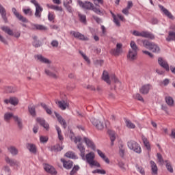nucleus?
Returning a JSON list of instances; mask_svg holds the SVG:
<instances>
[{
  "label": "nucleus",
  "mask_w": 175,
  "mask_h": 175,
  "mask_svg": "<svg viewBox=\"0 0 175 175\" xmlns=\"http://www.w3.org/2000/svg\"><path fill=\"white\" fill-rule=\"evenodd\" d=\"M137 43L139 44H142L145 49H148L153 53H159L161 51V48H159L157 44L147 40H137Z\"/></svg>",
  "instance_id": "obj_1"
},
{
  "label": "nucleus",
  "mask_w": 175,
  "mask_h": 175,
  "mask_svg": "<svg viewBox=\"0 0 175 175\" xmlns=\"http://www.w3.org/2000/svg\"><path fill=\"white\" fill-rule=\"evenodd\" d=\"M127 146L129 148H130V150H133L134 152H136L137 154H142V147H140V145H139L135 141L131 140L128 142Z\"/></svg>",
  "instance_id": "obj_2"
},
{
  "label": "nucleus",
  "mask_w": 175,
  "mask_h": 175,
  "mask_svg": "<svg viewBox=\"0 0 175 175\" xmlns=\"http://www.w3.org/2000/svg\"><path fill=\"white\" fill-rule=\"evenodd\" d=\"M12 117L14 121L17 122L19 129H23V122H21V119L18 118V116H14L12 113H5L4 114L5 121H9V120H10V118H12Z\"/></svg>",
  "instance_id": "obj_3"
},
{
  "label": "nucleus",
  "mask_w": 175,
  "mask_h": 175,
  "mask_svg": "<svg viewBox=\"0 0 175 175\" xmlns=\"http://www.w3.org/2000/svg\"><path fill=\"white\" fill-rule=\"evenodd\" d=\"M133 35H134V36H142V38H146L147 39H155V36L148 31L139 32L136 30H134L133 31Z\"/></svg>",
  "instance_id": "obj_4"
},
{
  "label": "nucleus",
  "mask_w": 175,
  "mask_h": 175,
  "mask_svg": "<svg viewBox=\"0 0 175 175\" xmlns=\"http://www.w3.org/2000/svg\"><path fill=\"white\" fill-rule=\"evenodd\" d=\"M1 29L5 32V33H7L8 35H9L10 36H14V38H20V36H21V33L20 31H17L15 33H13V30H12L10 29V27H8V26H2L1 27Z\"/></svg>",
  "instance_id": "obj_5"
},
{
  "label": "nucleus",
  "mask_w": 175,
  "mask_h": 175,
  "mask_svg": "<svg viewBox=\"0 0 175 175\" xmlns=\"http://www.w3.org/2000/svg\"><path fill=\"white\" fill-rule=\"evenodd\" d=\"M110 54L114 55L115 57H120V54H122V44L118 43L116 44V49H112L110 51Z\"/></svg>",
  "instance_id": "obj_6"
},
{
  "label": "nucleus",
  "mask_w": 175,
  "mask_h": 175,
  "mask_svg": "<svg viewBox=\"0 0 175 175\" xmlns=\"http://www.w3.org/2000/svg\"><path fill=\"white\" fill-rule=\"evenodd\" d=\"M90 121L92 124L96 126V129H98V131H102L105 128V124H103V122L99 120V119L92 118Z\"/></svg>",
  "instance_id": "obj_7"
},
{
  "label": "nucleus",
  "mask_w": 175,
  "mask_h": 175,
  "mask_svg": "<svg viewBox=\"0 0 175 175\" xmlns=\"http://www.w3.org/2000/svg\"><path fill=\"white\" fill-rule=\"evenodd\" d=\"M78 3L81 8L85 9L86 10H92L94 7V3L90 1L83 2L81 0H78Z\"/></svg>",
  "instance_id": "obj_8"
},
{
  "label": "nucleus",
  "mask_w": 175,
  "mask_h": 175,
  "mask_svg": "<svg viewBox=\"0 0 175 175\" xmlns=\"http://www.w3.org/2000/svg\"><path fill=\"white\" fill-rule=\"evenodd\" d=\"M12 12L14 14V16L16 17V18L19 20V21H21L22 23H29L28 19L24 17V16L20 14V13L17 12V10L15 8H13L12 9Z\"/></svg>",
  "instance_id": "obj_9"
},
{
  "label": "nucleus",
  "mask_w": 175,
  "mask_h": 175,
  "mask_svg": "<svg viewBox=\"0 0 175 175\" xmlns=\"http://www.w3.org/2000/svg\"><path fill=\"white\" fill-rule=\"evenodd\" d=\"M166 40L167 42H172V40L175 42V25H172L170 27L168 36L167 37Z\"/></svg>",
  "instance_id": "obj_10"
},
{
  "label": "nucleus",
  "mask_w": 175,
  "mask_h": 175,
  "mask_svg": "<svg viewBox=\"0 0 175 175\" xmlns=\"http://www.w3.org/2000/svg\"><path fill=\"white\" fill-rule=\"evenodd\" d=\"M111 79L112 81H113V85L111 86V90H113H113L116 91V90H117V88L120 89L121 88V82H120V81L118 80V79H117V77H116L115 75H111Z\"/></svg>",
  "instance_id": "obj_11"
},
{
  "label": "nucleus",
  "mask_w": 175,
  "mask_h": 175,
  "mask_svg": "<svg viewBox=\"0 0 175 175\" xmlns=\"http://www.w3.org/2000/svg\"><path fill=\"white\" fill-rule=\"evenodd\" d=\"M44 72L46 76H49L52 79H58V75L55 74L56 70L55 67L51 68V70L45 69Z\"/></svg>",
  "instance_id": "obj_12"
},
{
  "label": "nucleus",
  "mask_w": 175,
  "mask_h": 175,
  "mask_svg": "<svg viewBox=\"0 0 175 175\" xmlns=\"http://www.w3.org/2000/svg\"><path fill=\"white\" fill-rule=\"evenodd\" d=\"M18 98L14 96L10 97V99L4 100V103H5V105H9V103H10L12 106H17V105H18Z\"/></svg>",
  "instance_id": "obj_13"
},
{
  "label": "nucleus",
  "mask_w": 175,
  "mask_h": 175,
  "mask_svg": "<svg viewBox=\"0 0 175 175\" xmlns=\"http://www.w3.org/2000/svg\"><path fill=\"white\" fill-rule=\"evenodd\" d=\"M36 121L41 126H43L46 131H49V129L50 128V125L49 123L46 122V120L42 118H37L36 119Z\"/></svg>",
  "instance_id": "obj_14"
},
{
  "label": "nucleus",
  "mask_w": 175,
  "mask_h": 175,
  "mask_svg": "<svg viewBox=\"0 0 175 175\" xmlns=\"http://www.w3.org/2000/svg\"><path fill=\"white\" fill-rule=\"evenodd\" d=\"M151 87L152 85L150 83L142 85L139 89L140 94H142V95H147V94L150 92Z\"/></svg>",
  "instance_id": "obj_15"
},
{
  "label": "nucleus",
  "mask_w": 175,
  "mask_h": 175,
  "mask_svg": "<svg viewBox=\"0 0 175 175\" xmlns=\"http://www.w3.org/2000/svg\"><path fill=\"white\" fill-rule=\"evenodd\" d=\"M158 63L159 65H160L161 68H163V69H165L167 72L170 70V68H169V64H167V62L163 60L162 57H159Z\"/></svg>",
  "instance_id": "obj_16"
},
{
  "label": "nucleus",
  "mask_w": 175,
  "mask_h": 175,
  "mask_svg": "<svg viewBox=\"0 0 175 175\" xmlns=\"http://www.w3.org/2000/svg\"><path fill=\"white\" fill-rule=\"evenodd\" d=\"M61 162L63 163V167L64 169H67V170H69L70 169H72L73 167V161L68 160L66 161L65 159H61Z\"/></svg>",
  "instance_id": "obj_17"
},
{
  "label": "nucleus",
  "mask_w": 175,
  "mask_h": 175,
  "mask_svg": "<svg viewBox=\"0 0 175 175\" xmlns=\"http://www.w3.org/2000/svg\"><path fill=\"white\" fill-rule=\"evenodd\" d=\"M54 114L55 117L57 118V121L59 122V124L62 125L64 129H66V126H68V125L66 124V121H65V119H64V118H62L61 115L57 113V111H55Z\"/></svg>",
  "instance_id": "obj_18"
},
{
  "label": "nucleus",
  "mask_w": 175,
  "mask_h": 175,
  "mask_svg": "<svg viewBox=\"0 0 175 175\" xmlns=\"http://www.w3.org/2000/svg\"><path fill=\"white\" fill-rule=\"evenodd\" d=\"M77 148L80 151V157H81L83 161H85V148H84V146L83 145V143H79Z\"/></svg>",
  "instance_id": "obj_19"
},
{
  "label": "nucleus",
  "mask_w": 175,
  "mask_h": 175,
  "mask_svg": "<svg viewBox=\"0 0 175 175\" xmlns=\"http://www.w3.org/2000/svg\"><path fill=\"white\" fill-rule=\"evenodd\" d=\"M0 14L4 23H9V21H8V16L6 15V10L5 9V8L2 4H0Z\"/></svg>",
  "instance_id": "obj_20"
},
{
  "label": "nucleus",
  "mask_w": 175,
  "mask_h": 175,
  "mask_svg": "<svg viewBox=\"0 0 175 175\" xmlns=\"http://www.w3.org/2000/svg\"><path fill=\"white\" fill-rule=\"evenodd\" d=\"M83 140L88 147H90L92 150H93V151H95L96 150V146H95V144H94V142L91 139H88L86 137H84Z\"/></svg>",
  "instance_id": "obj_21"
},
{
  "label": "nucleus",
  "mask_w": 175,
  "mask_h": 175,
  "mask_svg": "<svg viewBox=\"0 0 175 175\" xmlns=\"http://www.w3.org/2000/svg\"><path fill=\"white\" fill-rule=\"evenodd\" d=\"M55 102L56 105H58V107L61 109V110H66V107H69V105H68V103L65 102V100L59 101L55 100Z\"/></svg>",
  "instance_id": "obj_22"
},
{
  "label": "nucleus",
  "mask_w": 175,
  "mask_h": 175,
  "mask_svg": "<svg viewBox=\"0 0 175 175\" xmlns=\"http://www.w3.org/2000/svg\"><path fill=\"white\" fill-rule=\"evenodd\" d=\"M86 159L88 163L90 165L91 163L94 162L95 159V153L90 152L85 156V160Z\"/></svg>",
  "instance_id": "obj_23"
},
{
  "label": "nucleus",
  "mask_w": 175,
  "mask_h": 175,
  "mask_svg": "<svg viewBox=\"0 0 175 175\" xmlns=\"http://www.w3.org/2000/svg\"><path fill=\"white\" fill-rule=\"evenodd\" d=\"M136 58H137V52H135L130 49L127 54V59L129 61H135Z\"/></svg>",
  "instance_id": "obj_24"
},
{
  "label": "nucleus",
  "mask_w": 175,
  "mask_h": 175,
  "mask_svg": "<svg viewBox=\"0 0 175 175\" xmlns=\"http://www.w3.org/2000/svg\"><path fill=\"white\" fill-rule=\"evenodd\" d=\"M44 169L46 172H47V173H50V174H57V171H55V168L49 164H46L44 167Z\"/></svg>",
  "instance_id": "obj_25"
},
{
  "label": "nucleus",
  "mask_w": 175,
  "mask_h": 175,
  "mask_svg": "<svg viewBox=\"0 0 175 175\" xmlns=\"http://www.w3.org/2000/svg\"><path fill=\"white\" fill-rule=\"evenodd\" d=\"M108 135L110 137L111 140V146L113 147L114 146V142L116 141V132L113 130H108Z\"/></svg>",
  "instance_id": "obj_26"
},
{
  "label": "nucleus",
  "mask_w": 175,
  "mask_h": 175,
  "mask_svg": "<svg viewBox=\"0 0 175 175\" xmlns=\"http://www.w3.org/2000/svg\"><path fill=\"white\" fill-rule=\"evenodd\" d=\"M26 147L27 148V150H29V151L30 152H31V154H36L38 149L36 148V145L33 144H26Z\"/></svg>",
  "instance_id": "obj_27"
},
{
  "label": "nucleus",
  "mask_w": 175,
  "mask_h": 175,
  "mask_svg": "<svg viewBox=\"0 0 175 175\" xmlns=\"http://www.w3.org/2000/svg\"><path fill=\"white\" fill-rule=\"evenodd\" d=\"M71 33H72L74 38H76L79 40H88V39L85 38V36H84V35L81 34L80 32L71 31Z\"/></svg>",
  "instance_id": "obj_28"
},
{
  "label": "nucleus",
  "mask_w": 175,
  "mask_h": 175,
  "mask_svg": "<svg viewBox=\"0 0 175 175\" xmlns=\"http://www.w3.org/2000/svg\"><path fill=\"white\" fill-rule=\"evenodd\" d=\"M150 167L152 170V175H158V167L157 166V163L153 161H150Z\"/></svg>",
  "instance_id": "obj_29"
},
{
  "label": "nucleus",
  "mask_w": 175,
  "mask_h": 175,
  "mask_svg": "<svg viewBox=\"0 0 175 175\" xmlns=\"http://www.w3.org/2000/svg\"><path fill=\"white\" fill-rule=\"evenodd\" d=\"M35 57L38 61H40V62H42V64H51V61L43 57L42 55H37Z\"/></svg>",
  "instance_id": "obj_30"
},
{
  "label": "nucleus",
  "mask_w": 175,
  "mask_h": 175,
  "mask_svg": "<svg viewBox=\"0 0 175 175\" xmlns=\"http://www.w3.org/2000/svg\"><path fill=\"white\" fill-rule=\"evenodd\" d=\"M102 79L104 81L106 82L107 84H111V81H110V77L109 76V72L106 70H104L102 75Z\"/></svg>",
  "instance_id": "obj_31"
},
{
  "label": "nucleus",
  "mask_w": 175,
  "mask_h": 175,
  "mask_svg": "<svg viewBox=\"0 0 175 175\" xmlns=\"http://www.w3.org/2000/svg\"><path fill=\"white\" fill-rule=\"evenodd\" d=\"M31 29H37L38 31H47V27L38 24H31Z\"/></svg>",
  "instance_id": "obj_32"
},
{
  "label": "nucleus",
  "mask_w": 175,
  "mask_h": 175,
  "mask_svg": "<svg viewBox=\"0 0 175 175\" xmlns=\"http://www.w3.org/2000/svg\"><path fill=\"white\" fill-rule=\"evenodd\" d=\"M142 139L144 145L146 147V148L148 150V151H151V145H150V142L148 141L147 137H146V136L144 135H142Z\"/></svg>",
  "instance_id": "obj_33"
},
{
  "label": "nucleus",
  "mask_w": 175,
  "mask_h": 175,
  "mask_svg": "<svg viewBox=\"0 0 175 175\" xmlns=\"http://www.w3.org/2000/svg\"><path fill=\"white\" fill-rule=\"evenodd\" d=\"M42 12H43V8H42L40 5L36 7V12L34 16L36 17V18H40V17H42Z\"/></svg>",
  "instance_id": "obj_34"
},
{
  "label": "nucleus",
  "mask_w": 175,
  "mask_h": 175,
  "mask_svg": "<svg viewBox=\"0 0 175 175\" xmlns=\"http://www.w3.org/2000/svg\"><path fill=\"white\" fill-rule=\"evenodd\" d=\"M5 162L10 165V166H16L17 165V160L14 159H10L9 157H5Z\"/></svg>",
  "instance_id": "obj_35"
},
{
  "label": "nucleus",
  "mask_w": 175,
  "mask_h": 175,
  "mask_svg": "<svg viewBox=\"0 0 175 175\" xmlns=\"http://www.w3.org/2000/svg\"><path fill=\"white\" fill-rule=\"evenodd\" d=\"M159 6L161 10L163 11V12L164 13V14H165V16H167V17H168L169 18H173V15L172 14V13H170V12H169V10H167V9L163 8V6L161 5H159Z\"/></svg>",
  "instance_id": "obj_36"
},
{
  "label": "nucleus",
  "mask_w": 175,
  "mask_h": 175,
  "mask_svg": "<svg viewBox=\"0 0 175 175\" xmlns=\"http://www.w3.org/2000/svg\"><path fill=\"white\" fill-rule=\"evenodd\" d=\"M40 105L44 109V110H45L47 114H49V116H51V114H53V111H51V109H49L46 103H41Z\"/></svg>",
  "instance_id": "obj_37"
},
{
  "label": "nucleus",
  "mask_w": 175,
  "mask_h": 175,
  "mask_svg": "<svg viewBox=\"0 0 175 175\" xmlns=\"http://www.w3.org/2000/svg\"><path fill=\"white\" fill-rule=\"evenodd\" d=\"M64 148L61 146L59 144H56L51 147V151H54V152H58L62 151Z\"/></svg>",
  "instance_id": "obj_38"
},
{
  "label": "nucleus",
  "mask_w": 175,
  "mask_h": 175,
  "mask_svg": "<svg viewBox=\"0 0 175 175\" xmlns=\"http://www.w3.org/2000/svg\"><path fill=\"white\" fill-rule=\"evenodd\" d=\"M65 157H66V158H70V159H77V156L72 151L67 152L65 154Z\"/></svg>",
  "instance_id": "obj_39"
},
{
  "label": "nucleus",
  "mask_w": 175,
  "mask_h": 175,
  "mask_svg": "<svg viewBox=\"0 0 175 175\" xmlns=\"http://www.w3.org/2000/svg\"><path fill=\"white\" fill-rule=\"evenodd\" d=\"M130 46L131 47L132 49L131 51H134L135 53H137L139 51V47H137V45L136 44V42H135V41H131L130 43Z\"/></svg>",
  "instance_id": "obj_40"
},
{
  "label": "nucleus",
  "mask_w": 175,
  "mask_h": 175,
  "mask_svg": "<svg viewBox=\"0 0 175 175\" xmlns=\"http://www.w3.org/2000/svg\"><path fill=\"white\" fill-rule=\"evenodd\" d=\"M4 90L7 94H13L16 92V89L12 86H5Z\"/></svg>",
  "instance_id": "obj_41"
},
{
  "label": "nucleus",
  "mask_w": 175,
  "mask_h": 175,
  "mask_svg": "<svg viewBox=\"0 0 175 175\" xmlns=\"http://www.w3.org/2000/svg\"><path fill=\"white\" fill-rule=\"evenodd\" d=\"M126 126L129 128V129H135L136 128V126L135 124L132 123V122L129 120H126Z\"/></svg>",
  "instance_id": "obj_42"
},
{
  "label": "nucleus",
  "mask_w": 175,
  "mask_h": 175,
  "mask_svg": "<svg viewBox=\"0 0 175 175\" xmlns=\"http://www.w3.org/2000/svg\"><path fill=\"white\" fill-rule=\"evenodd\" d=\"M8 151L12 154V155H17L18 154V150L14 146H10L8 148Z\"/></svg>",
  "instance_id": "obj_43"
},
{
  "label": "nucleus",
  "mask_w": 175,
  "mask_h": 175,
  "mask_svg": "<svg viewBox=\"0 0 175 175\" xmlns=\"http://www.w3.org/2000/svg\"><path fill=\"white\" fill-rule=\"evenodd\" d=\"M78 17H79V21L83 24H87V16L82 14H79Z\"/></svg>",
  "instance_id": "obj_44"
},
{
  "label": "nucleus",
  "mask_w": 175,
  "mask_h": 175,
  "mask_svg": "<svg viewBox=\"0 0 175 175\" xmlns=\"http://www.w3.org/2000/svg\"><path fill=\"white\" fill-rule=\"evenodd\" d=\"M55 128H56V131L57 132L59 140H60V141L64 140V137L62 136V132L61 131V129L58 126H56Z\"/></svg>",
  "instance_id": "obj_45"
},
{
  "label": "nucleus",
  "mask_w": 175,
  "mask_h": 175,
  "mask_svg": "<svg viewBox=\"0 0 175 175\" xmlns=\"http://www.w3.org/2000/svg\"><path fill=\"white\" fill-rule=\"evenodd\" d=\"M46 6L48 8H50V9H53V10H57L59 12H62V8L59 7L58 5H50L49 4H47Z\"/></svg>",
  "instance_id": "obj_46"
},
{
  "label": "nucleus",
  "mask_w": 175,
  "mask_h": 175,
  "mask_svg": "<svg viewBox=\"0 0 175 175\" xmlns=\"http://www.w3.org/2000/svg\"><path fill=\"white\" fill-rule=\"evenodd\" d=\"M78 170H80V166L76 165H74L72 167V170L70 172V175H75L76 173H77Z\"/></svg>",
  "instance_id": "obj_47"
},
{
  "label": "nucleus",
  "mask_w": 175,
  "mask_h": 175,
  "mask_svg": "<svg viewBox=\"0 0 175 175\" xmlns=\"http://www.w3.org/2000/svg\"><path fill=\"white\" fill-rule=\"evenodd\" d=\"M28 109L32 117H36V111L35 109V107H29Z\"/></svg>",
  "instance_id": "obj_48"
},
{
  "label": "nucleus",
  "mask_w": 175,
  "mask_h": 175,
  "mask_svg": "<svg viewBox=\"0 0 175 175\" xmlns=\"http://www.w3.org/2000/svg\"><path fill=\"white\" fill-rule=\"evenodd\" d=\"M165 102L168 105V106H173L174 103V100H173V98L169 96L165 98Z\"/></svg>",
  "instance_id": "obj_49"
},
{
  "label": "nucleus",
  "mask_w": 175,
  "mask_h": 175,
  "mask_svg": "<svg viewBox=\"0 0 175 175\" xmlns=\"http://www.w3.org/2000/svg\"><path fill=\"white\" fill-rule=\"evenodd\" d=\"M64 6L66 9L69 12V13H72L73 12V8H72V5L70 4H68L66 2H64Z\"/></svg>",
  "instance_id": "obj_50"
},
{
  "label": "nucleus",
  "mask_w": 175,
  "mask_h": 175,
  "mask_svg": "<svg viewBox=\"0 0 175 175\" xmlns=\"http://www.w3.org/2000/svg\"><path fill=\"white\" fill-rule=\"evenodd\" d=\"M23 13L26 15H29L30 16H33V13L32 12V10L31 8L23 9Z\"/></svg>",
  "instance_id": "obj_51"
},
{
  "label": "nucleus",
  "mask_w": 175,
  "mask_h": 175,
  "mask_svg": "<svg viewBox=\"0 0 175 175\" xmlns=\"http://www.w3.org/2000/svg\"><path fill=\"white\" fill-rule=\"evenodd\" d=\"M166 162V167L167 170H168V172L170 173H173V167H172V164H170V163H168L167 161H165Z\"/></svg>",
  "instance_id": "obj_52"
},
{
  "label": "nucleus",
  "mask_w": 175,
  "mask_h": 175,
  "mask_svg": "<svg viewBox=\"0 0 175 175\" xmlns=\"http://www.w3.org/2000/svg\"><path fill=\"white\" fill-rule=\"evenodd\" d=\"M113 22L117 25V27H121V23H120V21L118 20V18H117V16H116V14H113Z\"/></svg>",
  "instance_id": "obj_53"
},
{
  "label": "nucleus",
  "mask_w": 175,
  "mask_h": 175,
  "mask_svg": "<svg viewBox=\"0 0 175 175\" xmlns=\"http://www.w3.org/2000/svg\"><path fill=\"white\" fill-rule=\"evenodd\" d=\"M92 10H93V12H94V13H96V14H102V11H100V9L94 7V5L92 8Z\"/></svg>",
  "instance_id": "obj_54"
},
{
  "label": "nucleus",
  "mask_w": 175,
  "mask_h": 175,
  "mask_svg": "<svg viewBox=\"0 0 175 175\" xmlns=\"http://www.w3.org/2000/svg\"><path fill=\"white\" fill-rule=\"evenodd\" d=\"M33 46L36 48L40 47L42 46V42L40 40H35L33 42Z\"/></svg>",
  "instance_id": "obj_55"
},
{
  "label": "nucleus",
  "mask_w": 175,
  "mask_h": 175,
  "mask_svg": "<svg viewBox=\"0 0 175 175\" xmlns=\"http://www.w3.org/2000/svg\"><path fill=\"white\" fill-rule=\"evenodd\" d=\"M40 143H47V142H49V137H44V136H40Z\"/></svg>",
  "instance_id": "obj_56"
},
{
  "label": "nucleus",
  "mask_w": 175,
  "mask_h": 175,
  "mask_svg": "<svg viewBox=\"0 0 175 175\" xmlns=\"http://www.w3.org/2000/svg\"><path fill=\"white\" fill-rule=\"evenodd\" d=\"M135 99H137V100H140L141 102H144V98H143V96L140 95V94L137 93L135 94Z\"/></svg>",
  "instance_id": "obj_57"
},
{
  "label": "nucleus",
  "mask_w": 175,
  "mask_h": 175,
  "mask_svg": "<svg viewBox=\"0 0 175 175\" xmlns=\"http://www.w3.org/2000/svg\"><path fill=\"white\" fill-rule=\"evenodd\" d=\"M90 165V166H96V167H100V164L95 160H94Z\"/></svg>",
  "instance_id": "obj_58"
},
{
  "label": "nucleus",
  "mask_w": 175,
  "mask_h": 175,
  "mask_svg": "<svg viewBox=\"0 0 175 175\" xmlns=\"http://www.w3.org/2000/svg\"><path fill=\"white\" fill-rule=\"evenodd\" d=\"M118 166L119 167H120V169H122V170H126V169L125 168V163H124V162L119 161Z\"/></svg>",
  "instance_id": "obj_59"
},
{
  "label": "nucleus",
  "mask_w": 175,
  "mask_h": 175,
  "mask_svg": "<svg viewBox=\"0 0 175 175\" xmlns=\"http://www.w3.org/2000/svg\"><path fill=\"white\" fill-rule=\"evenodd\" d=\"M142 53L146 54V55H148L150 58H154V55L148 51H142Z\"/></svg>",
  "instance_id": "obj_60"
},
{
  "label": "nucleus",
  "mask_w": 175,
  "mask_h": 175,
  "mask_svg": "<svg viewBox=\"0 0 175 175\" xmlns=\"http://www.w3.org/2000/svg\"><path fill=\"white\" fill-rule=\"evenodd\" d=\"M0 42H1V43H3L4 44H7V45L9 44L6 39L3 38V36H2V35L1 34H0Z\"/></svg>",
  "instance_id": "obj_61"
},
{
  "label": "nucleus",
  "mask_w": 175,
  "mask_h": 175,
  "mask_svg": "<svg viewBox=\"0 0 175 175\" xmlns=\"http://www.w3.org/2000/svg\"><path fill=\"white\" fill-rule=\"evenodd\" d=\"M74 142H75V144H77V142L78 143H81V137H80V136L75 137Z\"/></svg>",
  "instance_id": "obj_62"
},
{
  "label": "nucleus",
  "mask_w": 175,
  "mask_h": 175,
  "mask_svg": "<svg viewBox=\"0 0 175 175\" xmlns=\"http://www.w3.org/2000/svg\"><path fill=\"white\" fill-rule=\"evenodd\" d=\"M54 18H55V16H54L53 14L49 12L48 14L49 21H53Z\"/></svg>",
  "instance_id": "obj_63"
},
{
  "label": "nucleus",
  "mask_w": 175,
  "mask_h": 175,
  "mask_svg": "<svg viewBox=\"0 0 175 175\" xmlns=\"http://www.w3.org/2000/svg\"><path fill=\"white\" fill-rule=\"evenodd\" d=\"M157 158L160 163H163V158L162 157V154H161V153H157Z\"/></svg>",
  "instance_id": "obj_64"
}]
</instances>
